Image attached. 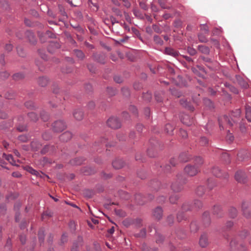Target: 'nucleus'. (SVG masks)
<instances>
[{
	"mask_svg": "<svg viewBox=\"0 0 251 251\" xmlns=\"http://www.w3.org/2000/svg\"><path fill=\"white\" fill-rule=\"evenodd\" d=\"M241 114L240 109H236L231 113V117L229 118L227 116H223L219 119V126L221 129L230 127L233 125V124L236 121L233 118H238Z\"/></svg>",
	"mask_w": 251,
	"mask_h": 251,
	"instance_id": "1",
	"label": "nucleus"
},
{
	"mask_svg": "<svg viewBox=\"0 0 251 251\" xmlns=\"http://www.w3.org/2000/svg\"><path fill=\"white\" fill-rule=\"evenodd\" d=\"M180 176H178L177 179L171 186L172 189L174 192L180 191L182 189L183 185L186 183V180L180 178Z\"/></svg>",
	"mask_w": 251,
	"mask_h": 251,
	"instance_id": "2",
	"label": "nucleus"
},
{
	"mask_svg": "<svg viewBox=\"0 0 251 251\" xmlns=\"http://www.w3.org/2000/svg\"><path fill=\"white\" fill-rule=\"evenodd\" d=\"M107 125L111 128L116 129L121 126V122L115 117H110L107 121Z\"/></svg>",
	"mask_w": 251,
	"mask_h": 251,
	"instance_id": "3",
	"label": "nucleus"
},
{
	"mask_svg": "<svg viewBox=\"0 0 251 251\" xmlns=\"http://www.w3.org/2000/svg\"><path fill=\"white\" fill-rule=\"evenodd\" d=\"M66 127L65 123L62 120L56 121L52 125V129L56 132L62 131L65 129Z\"/></svg>",
	"mask_w": 251,
	"mask_h": 251,
	"instance_id": "4",
	"label": "nucleus"
},
{
	"mask_svg": "<svg viewBox=\"0 0 251 251\" xmlns=\"http://www.w3.org/2000/svg\"><path fill=\"white\" fill-rule=\"evenodd\" d=\"M184 172L188 176H193L198 173L199 172V168L198 166L188 165L184 168Z\"/></svg>",
	"mask_w": 251,
	"mask_h": 251,
	"instance_id": "5",
	"label": "nucleus"
},
{
	"mask_svg": "<svg viewBox=\"0 0 251 251\" xmlns=\"http://www.w3.org/2000/svg\"><path fill=\"white\" fill-rule=\"evenodd\" d=\"M230 248L232 251H236V249L240 251H246L245 247L242 245H238L237 244L235 240H232L230 243Z\"/></svg>",
	"mask_w": 251,
	"mask_h": 251,
	"instance_id": "6",
	"label": "nucleus"
},
{
	"mask_svg": "<svg viewBox=\"0 0 251 251\" xmlns=\"http://www.w3.org/2000/svg\"><path fill=\"white\" fill-rule=\"evenodd\" d=\"M209 244L207 235L204 233L202 234L200 238L199 245L201 248H205Z\"/></svg>",
	"mask_w": 251,
	"mask_h": 251,
	"instance_id": "7",
	"label": "nucleus"
},
{
	"mask_svg": "<svg viewBox=\"0 0 251 251\" xmlns=\"http://www.w3.org/2000/svg\"><path fill=\"white\" fill-rule=\"evenodd\" d=\"M235 178L237 181L244 183L246 180V176L244 172L241 171H239L235 174Z\"/></svg>",
	"mask_w": 251,
	"mask_h": 251,
	"instance_id": "8",
	"label": "nucleus"
},
{
	"mask_svg": "<svg viewBox=\"0 0 251 251\" xmlns=\"http://www.w3.org/2000/svg\"><path fill=\"white\" fill-rule=\"evenodd\" d=\"M181 122L186 125V126H189L192 124V119H191L190 116L187 114H184L181 116L180 117Z\"/></svg>",
	"mask_w": 251,
	"mask_h": 251,
	"instance_id": "9",
	"label": "nucleus"
},
{
	"mask_svg": "<svg viewBox=\"0 0 251 251\" xmlns=\"http://www.w3.org/2000/svg\"><path fill=\"white\" fill-rule=\"evenodd\" d=\"M153 216L157 219H160L163 215V211L161 207H157L155 208L152 212Z\"/></svg>",
	"mask_w": 251,
	"mask_h": 251,
	"instance_id": "10",
	"label": "nucleus"
},
{
	"mask_svg": "<svg viewBox=\"0 0 251 251\" xmlns=\"http://www.w3.org/2000/svg\"><path fill=\"white\" fill-rule=\"evenodd\" d=\"M125 163L122 159H116L112 162L113 167L116 169H120L124 166Z\"/></svg>",
	"mask_w": 251,
	"mask_h": 251,
	"instance_id": "11",
	"label": "nucleus"
},
{
	"mask_svg": "<svg viewBox=\"0 0 251 251\" xmlns=\"http://www.w3.org/2000/svg\"><path fill=\"white\" fill-rule=\"evenodd\" d=\"M72 137V134L69 132L67 131L63 133L60 137V140L63 142H67L69 141Z\"/></svg>",
	"mask_w": 251,
	"mask_h": 251,
	"instance_id": "12",
	"label": "nucleus"
},
{
	"mask_svg": "<svg viewBox=\"0 0 251 251\" xmlns=\"http://www.w3.org/2000/svg\"><path fill=\"white\" fill-rule=\"evenodd\" d=\"M248 204L246 202H243L242 204V210L244 215L247 218H249L251 216V213L247 210Z\"/></svg>",
	"mask_w": 251,
	"mask_h": 251,
	"instance_id": "13",
	"label": "nucleus"
},
{
	"mask_svg": "<svg viewBox=\"0 0 251 251\" xmlns=\"http://www.w3.org/2000/svg\"><path fill=\"white\" fill-rule=\"evenodd\" d=\"M73 115L75 118L78 121L82 120L83 118V113L80 109L75 110L73 113Z\"/></svg>",
	"mask_w": 251,
	"mask_h": 251,
	"instance_id": "14",
	"label": "nucleus"
},
{
	"mask_svg": "<svg viewBox=\"0 0 251 251\" xmlns=\"http://www.w3.org/2000/svg\"><path fill=\"white\" fill-rule=\"evenodd\" d=\"M25 35L31 43L34 44L36 42V39L33 32L30 31H27L25 32Z\"/></svg>",
	"mask_w": 251,
	"mask_h": 251,
	"instance_id": "15",
	"label": "nucleus"
},
{
	"mask_svg": "<svg viewBox=\"0 0 251 251\" xmlns=\"http://www.w3.org/2000/svg\"><path fill=\"white\" fill-rule=\"evenodd\" d=\"M165 53L167 54L172 55L174 57H176L178 55V52L176 50L170 48H166Z\"/></svg>",
	"mask_w": 251,
	"mask_h": 251,
	"instance_id": "16",
	"label": "nucleus"
},
{
	"mask_svg": "<svg viewBox=\"0 0 251 251\" xmlns=\"http://www.w3.org/2000/svg\"><path fill=\"white\" fill-rule=\"evenodd\" d=\"M49 82V80L47 77L42 76L38 78V83L39 85L42 87L46 86Z\"/></svg>",
	"mask_w": 251,
	"mask_h": 251,
	"instance_id": "17",
	"label": "nucleus"
},
{
	"mask_svg": "<svg viewBox=\"0 0 251 251\" xmlns=\"http://www.w3.org/2000/svg\"><path fill=\"white\" fill-rule=\"evenodd\" d=\"M94 59L101 63H104L105 62V55L103 54H94Z\"/></svg>",
	"mask_w": 251,
	"mask_h": 251,
	"instance_id": "18",
	"label": "nucleus"
},
{
	"mask_svg": "<svg viewBox=\"0 0 251 251\" xmlns=\"http://www.w3.org/2000/svg\"><path fill=\"white\" fill-rule=\"evenodd\" d=\"M180 102L181 104L183 106L188 108L189 110H190L191 111H193L194 110V107L193 106H192L191 104L189 102H188L187 101H186L183 99H182L180 100Z\"/></svg>",
	"mask_w": 251,
	"mask_h": 251,
	"instance_id": "19",
	"label": "nucleus"
},
{
	"mask_svg": "<svg viewBox=\"0 0 251 251\" xmlns=\"http://www.w3.org/2000/svg\"><path fill=\"white\" fill-rule=\"evenodd\" d=\"M3 157L7 160L10 164L12 165L17 166V165L16 164V161L14 160V158L12 155L11 154H6L5 153L3 154Z\"/></svg>",
	"mask_w": 251,
	"mask_h": 251,
	"instance_id": "20",
	"label": "nucleus"
},
{
	"mask_svg": "<svg viewBox=\"0 0 251 251\" xmlns=\"http://www.w3.org/2000/svg\"><path fill=\"white\" fill-rule=\"evenodd\" d=\"M213 213L216 215L217 217H221L223 215L222 209L220 206L215 205L213 208Z\"/></svg>",
	"mask_w": 251,
	"mask_h": 251,
	"instance_id": "21",
	"label": "nucleus"
},
{
	"mask_svg": "<svg viewBox=\"0 0 251 251\" xmlns=\"http://www.w3.org/2000/svg\"><path fill=\"white\" fill-rule=\"evenodd\" d=\"M202 219L204 222V224L205 226H207L210 224V219L209 218V214L207 212H205L203 213L202 216Z\"/></svg>",
	"mask_w": 251,
	"mask_h": 251,
	"instance_id": "22",
	"label": "nucleus"
},
{
	"mask_svg": "<svg viewBox=\"0 0 251 251\" xmlns=\"http://www.w3.org/2000/svg\"><path fill=\"white\" fill-rule=\"evenodd\" d=\"M198 50L201 53L207 54L209 53V48L204 45H199Z\"/></svg>",
	"mask_w": 251,
	"mask_h": 251,
	"instance_id": "23",
	"label": "nucleus"
},
{
	"mask_svg": "<svg viewBox=\"0 0 251 251\" xmlns=\"http://www.w3.org/2000/svg\"><path fill=\"white\" fill-rule=\"evenodd\" d=\"M238 84L243 88H247L249 86L248 83L244 80L242 77H238L237 78Z\"/></svg>",
	"mask_w": 251,
	"mask_h": 251,
	"instance_id": "24",
	"label": "nucleus"
},
{
	"mask_svg": "<svg viewBox=\"0 0 251 251\" xmlns=\"http://www.w3.org/2000/svg\"><path fill=\"white\" fill-rule=\"evenodd\" d=\"M74 54L75 55V56L79 59H80V60H82L83 59V58H84L85 57V55L83 53V52L80 50H74Z\"/></svg>",
	"mask_w": 251,
	"mask_h": 251,
	"instance_id": "25",
	"label": "nucleus"
},
{
	"mask_svg": "<svg viewBox=\"0 0 251 251\" xmlns=\"http://www.w3.org/2000/svg\"><path fill=\"white\" fill-rule=\"evenodd\" d=\"M212 173L214 175H215L217 177L223 176V175L222 173H221L220 169L217 167H214L213 168Z\"/></svg>",
	"mask_w": 251,
	"mask_h": 251,
	"instance_id": "26",
	"label": "nucleus"
},
{
	"mask_svg": "<svg viewBox=\"0 0 251 251\" xmlns=\"http://www.w3.org/2000/svg\"><path fill=\"white\" fill-rule=\"evenodd\" d=\"M246 117L248 121L251 122V107L250 106L246 107Z\"/></svg>",
	"mask_w": 251,
	"mask_h": 251,
	"instance_id": "27",
	"label": "nucleus"
},
{
	"mask_svg": "<svg viewBox=\"0 0 251 251\" xmlns=\"http://www.w3.org/2000/svg\"><path fill=\"white\" fill-rule=\"evenodd\" d=\"M190 230L192 232H196L199 229V226L197 223L195 222L191 223L190 226Z\"/></svg>",
	"mask_w": 251,
	"mask_h": 251,
	"instance_id": "28",
	"label": "nucleus"
},
{
	"mask_svg": "<svg viewBox=\"0 0 251 251\" xmlns=\"http://www.w3.org/2000/svg\"><path fill=\"white\" fill-rule=\"evenodd\" d=\"M205 192V189L202 186H199L196 190V194L199 196H202Z\"/></svg>",
	"mask_w": 251,
	"mask_h": 251,
	"instance_id": "29",
	"label": "nucleus"
},
{
	"mask_svg": "<svg viewBox=\"0 0 251 251\" xmlns=\"http://www.w3.org/2000/svg\"><path fill=\"white\" fill-rule=\"evenodd\" d=\"M201 146H205L208 144V140L205 137H201L199 141Z\"/></svg>",
	"mask_w": 251,
	"mask_h": 251,
	"instance_id": "30",
	"label": "nucleus"
},
{
	"mask_svg": "<svg viewBox=\"0 0 251 251\" xmlns=\"http://www.w3.org/2000/svg\"><path fill=\"white\" fill-rule=\"evenodd\" d=\"M178 159L180 162H186L188 160L189 157L187 154L183 153L179 155Z\"/></svg>",
	"mask_w": 251,
	"mask_h": 251,
	"instance_id": "31",
	"label": "nucleus"
},
{
	"mask_svg": "<svg viewBox=\"0 0 251 251\" xmlns=\"http://www.w3.org/2000/svg\"><path fill=\"white\" fill-rule=\"evenodd\" d=\"M174 129V128L173 126L170 124H167L165 126V130L166 131V132L169 134H171L172 133V132L173 131Z\"/></svg>",
	"mask_w": 251,
	"mask_h": 251,
	"instance_id": "32",
	"label": "nucleus"
},
{
	"mask_svg": "<svg viewBox=\"0 0 251 251\" xmlns=\"http://www.w3.org/2000/svg\"><path fill=\"white\" fill-rule=\"evenodd\" d=\"M133 222V220L131 219H126L123 221V224L125 226L128 227L130 225H132Z\"/></svg>",
	"mask_w": 251,
	"mask_h": 251,
	"instance_id": "33",
	"label": "nucleus"
},
{
	"mask_svg": "<svg viewBox=\"0 0 251 251\" xmlns=\"http://www.w3.org/2000/svg\"><path fill=\"white\" fill-rule=\"evenodd\" d=\"M230 216L231 218H234L236 216L237 214V211L236 209L234 207H231L230 208L229 211Z\"/></svg>",
	"mask_w": 251,
	"mask_h": 251,
	"instance_id": "34",
	"label": "nucleus"
},
{
	"mask_svg": "<svg viewBox=\"0 0 251 251\" xmlns=\"http://www.w3.org/2000/svg\"><path fill=\"white\" fill-rule=\"evenodd\" d=\"M26 170L32 175L38 176L39 175V173L33 169L32 167L27 166L26 167Z\"/></svg>",
	"mask_w": 251,
	"mask_h": 251,
	"instance_id": "35",
	"label": "nucleus"
},
{
	"mask_svg": "<svg viewBox=\"0 0 251 251\" xmlns=\"http://www.w3.org/2000/svg\"><path fill=\"white\" fill-rule=\"evenodd\" d=\"M28 116L33 121H36L38 119L37 114L34 112L29 113Z\"/></svg>",
	"mask_w": 251,
	"mask_h": 251,
	"instance_id": "36",
	"label": "nucleus"
},
{
	"mask_svg": "<svg viewBox=\"0 0 251 251\" xmlns=\"http://www.w3.org/2000/svg\"><path fill=\"white\" fill-rule=\"evenodd\" d=\"M113 3H114L116 5H119L121 4V2L122 1L123 2H125V6L126 7H128L130 5V4L128 2H126V0H112Z\"/></svg>",
	"mask_w": 251,
	"mask_h": 251,
	"instance_id": "37",
	"label": "nucleus"
},
{
	"mask_svg": "<svg viewBox=\"0 0 251 251\" xmlns=\"http://www.w3.org/2000/svg\"><path fill=\"white\" fill-rule=\"evenodd\" d=\"M143 98L147 101H149L151 99V95L150 93L147 92L143 94Z\"/></svg>",
	"mask_w": 251,
	"mask_h": 251,
	"instance_id": "38",
	"label": "nucleus"
},
{
	"mask_svg": "<svg viewBox=\"0 0 251 251\" xmlns=\"http://www.w3.org/2000/svg\"><path fill=\"white\" fill-rule=\"evenodd\" d=\"M195 164H196V165H195V166H198V167H199V166H200L201 164H202L203 162L202 158L199 156L195 158Z\"/></svg>",
	"mask_w": 251,
	"mask_h": 251,
	"instance_id": "39",
	"label": "nucleus"
},
{
	"mask_svg": "<svg viewBox=\"0 0 251 251\" xmlns=\"http://www.w3.org/2000/svg\"><path fill=\"white\" fill-rule=\"evenodd\" d=\"M24 77V75L22 73H17L13 75V79L15 80H18Z\"/></svg>",
	"mask_w": 251,
	"mask_h": 251,
	"instance_id": "40",
	"label": "nucleus"
},
{
	"mask_svg": "<svg viewBox=\"0 0 251 251\" xmlns=\"http://www.w3.org/2000/svg\"><path fill=\"white\" fill-rule=\"evenodd\" d=\"M194 206L197 208H201L202 206V203L199 200H195L194 202Z\"/></svg>",
	"mask_w": 251,
	"mask_h": 251,
	"instance_id": "41",
	"label": "nucleus"
},
{
	"mask_svg": "<svg viewBox=\"0 0 251 251\" xmlns=\"http://www.w3.org/2000/svg\"><path fill=\"white\" fill-rule=\"evenodd\" d=\"M39 240L40 242H42L44 239V231L41 229L38 233Z\"/></svg>",
	"mask_w": 251,
	"mask_h": 251,
	"instance_id": "42",
	"label": "nucleus"
},
{
	"mask_svg": "<svg viewBox=\"0 0 251 251\" xmlns=\"http://www.w3.org/2000/svg\"><path fill=\"white\" fill-rule=\"evenodd\" d=\"M41 118L44 121H47L49 119V115L47 112L43 111L41 113Z\"/></svg>",
	"mask_w": 251,
	"mask_h": 251,
	"instance_id": "43",
	"label": "nucleus"
},
{
	"mask_svg": "<svg viewBox=\"0 0 251 251\" xmlns=\"http://www.w3.org/2000/svg\"><path fill=\"white\" fill-rule=\"evenodd\" d=\"M107 93L110 96H113L116 94V90L113 88L108 87Z\"/></svg>",
	"mask_w": 251,
	"mask_h": 251,
	"instance_id": "44",
	"label": "nucleus"
},
{
	"mask_svg": "<svg viewBox=\"0 0 251 251\" xmlns=\"http://www.w3.org/2000/svg\"><path fill=\"white\" fill-rule=\"evenodd\" d=\"M198 38L201 42H207V40L206 37L203 35L202 33H200L198 35Z\"/></svg>",
	"mask_w": 251,
	"mask_h": 251,
	"instance_id": "45",
	"label": "nucleus"
},
{
	"mask_svg": "<svg viewBox=\"0 0 251 251\" xmlns=\"http://www.w3.org/2000/svg\"><path fill=\"white\" fill-rule=\"evenodd\" d=\"M201 30L203 31L204 33H207L209 31L208 27L206 25H202L200 26Z\"/></svg>",
	"mask_w": 251,
	"mask_h": 251,
	"instance_id": "46",
	"label": "nucleus"
},
{
	"mask_svg": "<svg viewBox=\"0 0 251 251\" xmlns=\"http://www.w3.org/2000/svg\"><path fill=\"white\" fill-rule=\"evenodd\" d=\"M169 199H170V202H171L172 203H175L176 202V201H177V200H178V196L176 195H172L170 198Z\"/></svg>",
	"mask_w": 251,
	"mask_h": 251,
	"instance_id": "47",
	"label": "nucleus"
},
{
	"mask_svg": "<svg viewBox=\"0 0 251 251\" xmlns=\"http://www.w3.org/2000/svg\"><path fill=\"white\" fill-rule=\"evenodd\" d=\"M133 224L137 227H140L142 225V220L140 219L133 220Z\"/></svg>",
	"mask_w": 251,
	"mask_h": 251,
	"instance_id": "48",
	"label": "nucleus"
},
{
	"mask_svg": "<svg viewBox=\"0 0 251 251\" xmlns=\"http://www.w3.org/2000/svg\"><path fill=\"white\" fill-rule=\"evenodd\" d=\"M184 215L183 212H179L177 215V220L178 222H181L183 219H184Z\"/></svg>",
	"mask_w": 251,
	"mask_h": 251,
	"instance_id": "49",
	"label": "nucleus"
},
{
	"mask_svg": "<svg viewBox=\"0 0 251 251\" xmlns=\"http://www.w3.org/2000/svg\"><path fill=\"white\" fill-rule=\"evenodd\" d=\"M18 139L20 141L23 142H26L28 140L27 136L25 135L19 136L18 137Z\"/></svg>",
	"mask_w": 251,
	"mask_h": 251,
	"instance_id": "50",
	"label": "nucleus"
},
{
	"mask_svg": "<svg viewBox=\"0 0 251 251\" xmlns=\"http://www.w3.org/2000/svg\"><path fill=\"white\" fill-rule=\"evenodd\" d=\"M115 212L117 215L120 217H125L126 216V213L121 209H116Z\"/></svg>",
	"mask_w": 251,
	"mask_h": 251,
	"instance_id": "51",
	"label": "nucleus"
},
{
	"mask_svg": "<svg viewBox=\"0 0 251 251\" xmlns=\"http://www.w3.org/2000/svg\"><path fill=\"white\" fill-rule=\"evenodd\" d=\"M154 41L156 43L158 44L161 45L163 43V41L162 39L157 35L154 36Z\"/></svg>",
	"mask_w": 251,
	"mask_h": 251,
	"instance_id": "52",
	"label": "nucleus"
},
{
	"mask_svg": "<svg viewBox=\"0 0 251 251\" xmlns=\"http://www.w3.org/2000/svg\"><path fill=\"white\" fill-rule=\"evenodd\" d=\"M52 215V213L50 211H45L42 216V218L43 219H45L46 216L48 217H51Z\"/></svg>",
	"mask_w": 251,
	"mask_h": 251,
	"instance_id": "53",
	"label": "nucleus"
},
{
	"mask_svg": "<svg viewBox=\"0 0 251 251\" xmlns=\"http://www.w3.org/2000/svg\"><path fill=\"white\" fill-rule=\"evenodd\" d=\"M187 51L191 55H194L196 53V50L191 47L187 48Z\"/></svg>",
	"mask_w": 251,
	"mask_h": 251,
	"instance_id": "54",
	"label": "nucleus"
},
{
	"mask_svg": "<svg viewBox=\"0 0 251 251\" xmlns=\"http://www.w3.org/2000/svg\"><path fill=\"white\" fill-rule=\"evenodd\" d=\"M214 182L213 179H208L207 185L210 189H211L213 188V187L214 186Z\"/></svg>",
	"mask_w": 251,
	"mask_h": 251,
	"instance_id": "55",
	"label": "nucleus"
},
{
	"mask_svg": "<svg viewBox=\"0 0 251 251\" xmlns=\"http://www.w3.org/2000/svg\"><path fill=\"white\" fill-rule=\"evenodd\" d=\"M112 11L117 16H122V12L118 8L113 7Z\"/></svg>",
	"mask_w": 251,
	"mask_h": 251,
	"instance_id": "56",
	"label": "nucleus"
},
{
	"mask_svg": "<svg viewBox=\"0 0 251 251\" xmlns=\"http://www.w3.org/2000/svg\"><path fill=\"white\" fill-rule=\"evenodd\" d=\"M139 5L141 8H142L143 9L146 10L148 9V6L146 4L145 1H140L139 2Z\"/></svg>",
	"mask_w": 251,
	"mask_h": 251,
	"instance_id": "57",
	"label": "nucleus"
},
{
	"mask_svg": "<svg viewBox=\"0 0 251 251\" xmlns=\"http://www.w3.org/2000/svg\"><path fill=\"white\" fill-rule=\"evenodd\" d=\"M114 80L116 82L118 83H120L123 81L122 77L118 75L115 76L114 77Z\"/></svg>",
	"mask_w": 251,
	"mask_h": 251,
	"instance_id": "58",
	"label": "nucleus"
},
{
	"mask_svg": "<svg viewBox=\"0 0 251 251\" xmlns=\"http://www.w3.org/2000/svg\"><path fill=\"white\" fill-rule=\"evenodd\" d=\"M179 134L182 138H186L187 136V132L183 129H180L179 131Z\"/></svg>",
	"mask_w": 251,
	"mask_h": 251,
	"instance_id": "59",
	"label": "nucleus"
},
{
	"mask_svg": "<svg viewBox=\"0 0 251 251\" xmlns=\"http://www.w3.org/2000/svg\"><path fill=\"white\" fill-rule=\"evenodd\" d=\"M17 52L19 55L22 57H24L25 55L23 50L20 48H17Z\"/></svg>",
	"mask_w": 251,
	"mask_h": 251,
	"instance_id": "60",
	"label": "nucleus"
},
{
	"mask_svg": "<svg viewBox=\"0 0 251 251\" xmlns=\"http://www.w3.org/2000/svg\"><path fill=\"white\" fill-rule=\"evenodd\" d=\"M167 221L169 225H172L174 222V217L172 215L169 216Z\"/></svg>",
	"mask_w": 251,
	"mask_h": 251,
	"instance_id": "61",
	"label": "nucleus"
},
{
	"mask_svg": "<svg viewBox=\"0 0 251 251\" xmlns=\"http://www.w3.org/2000/svg\"><path fill=\"white\" fill-rule=\"evenodd\" d=\"M68 236L66 233H63L61 238V241L62 243L66 242L67 241Z\"/></svg>",
	"mask_w": 251,
	"mask_h": 251,
	"instance_id": "62",
	"label": "nucleus"
},
{
	"mask_svg": "<svg viewBox=\"0 0 251 251\" xmlns=\"http://www.w3.org/2000/svg\"><path fill=\"white\" fill-rule=\"evenodd\" d=\"M226 140L229 142H231L234 140V137L231 135V133H228L226 135Z\"/></svg>",
	"mask_w": 251,
	"mask_h": 251,
	"instance_id": "63",
	"label": "nucleus"
},
{
	"mask_svg": "<svg viewBox=\"0 0 251 251\" xmlns=\"http://www.w3.org/2000/svg\"><path fill=\"white\" fill-rule=\"evenodd\" d=\"M5 50H7L8 51H10L13 49V46L11 44H7L5 46Z\"/></svg>",
	"mask_w": 251,
	"mask_h": 251,
	"instance_id": "64",
	"label": "nucleus"
}]
</instances>
